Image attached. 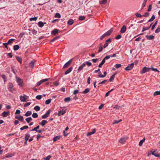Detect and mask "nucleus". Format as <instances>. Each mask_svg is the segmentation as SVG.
Segmentation results:
<instances>
[{
  "instance_id": "nucleus-1",
  "label": "nucleus",
  "mask_w": 160,
  "mask_h": 160,
  "mask_svg": "<svg viewBox=\"0 0 160 160\" xmlns=\"http://www.w3.org/2000/svg\"><path fill=\"white\" fill-rule=\"evenodd\" d=\"M150 69V68H147L146 67H144L141 71L140 73L141 74L144 73L146 72H149Z\"/></svg>"
},
{
  "instance_id": "nucleus-2",
  "label": "nucleus",
  "mask_w": 160,
  "mask_h": 160,
  "mask_svg": "<svg viewBox=\"0 0 160 160\" xmlns=\"http://www.w3.org/2000/svg\"><path fill=\"white\" fill-rule=\"evenodd\" d=\"M16 79L17 82L18 83V85L22 87L23 86V82L22 80L20 78L18 77H16Z\"/></svg>"
},
{
  "instance_id": "nucleus-3",
  "label": "nucleus",
  "mask_w": 160,
  "mask_h": 160,
  "mask_svg": "<svg viewBox=\"0 0 160 160\" xmlns=\"http://www.w3.org/2000/svg\"><path fill=\"white\" fill-rule=\"evenodd\" d=\"M8 88L9 90V91L12 93L13 92V91L15 90L13 88V85L11 83H9L8 84Z\"/></svg>"
},
{
  "instance_id": "nucleus-4",
  "label": "nucleus",
  "mask_w": 160,
  "mask_h": 160,
  "mask_svg": "<svg viewBox=\"0 0 160 160\" xmlns=\"http://www.w3.org/2000/svg\"><path fill=\"white\" fill-rule=\"evenodd\" d=\"M27 98H28V96L24 94L23 96H20V99L21 102H26Z\"/></svg>"
},
{
  "instance_id": "nucleus-5",
  "label": "nucleus",
  "mask_w": 160,
  "mask_h": 160,
  "mask_svg": "<svg viewBox=\"0 0 160 160\" xmlns=\"http://www.w3.org/2000/svg\"><path fill=\"white\" fill-rule=\"evenodd\" d=\"M73 59V58L71 59L66 63H65L63 66V68H68L71 64Z\"/></svg>"
},
{
  "instance_id": "nucleus-6",
  "label": "nucleus",
  "mask_w": 160,
  "mask_h": 160,
  "mask_svg": "<svg viewBox=\"0 0 160 160\" xmlns=\"http://www.w3.org/2000/svg\"><path fill=\"white\" fill-rule=\"evenodd\" d=\"M134 67V63H132L129 64L125 68L126 71H128L132 69Z\"/></svg>"
},
{
  "instance_id": "nucleus-7",
  "label": "nucleus",
  "mask_w": 160,
  "mask_h": 160,
  "mask_svg": "<svg viewBox=\"0 0 160 160\" xmlns=\"http://www.w3.org/2000/svg\"><path fill=\"white\" fill-rule=\"evenodd\" d=\"M48 79L49 78H45L41 80L40 81L37 82V83L36 86H40L42 83L43 82L48 81Z\"/></svg>"
},
{
  "instance_id": "nucleus-8",
  "label": "nucleus",
  "mask_w": 160,
  "mask_h": 160,
  "mask_svg": "<svg viewBox=\"0 0 160 160\" xmlns=\"http://www.w3.org/2000/svg\"><path fill=\"white\" fill-rule=\"evenodd\" d=\"M50 110H48L45 114L42 116V118H46L48 117L50 115Z\"/></svg>"
},
{
  "instance_id": "nucleus-9",
  "label": "nucleus",
  "mask_w": 160,
  "mask_h": 160,
  "mask_svg": "<svg viewBox=\"0 0 160 160\" xmlns=\"http://www.w3.org/2000/svg\"><path fill=\"white\" fill-rule=\"evenodd\" d=\"M85 67V64L84 62L78 67V69L77 70L78 72H80Z\"/></svg>"
},
{
  "instance_id": "nucleus-10",
  "label": "nucleus",
  "mask_w": 160,
  "mask_h": 160,
  "mask_svg": "<svg viewBox=\"0 0 160 160\" xmlns=\"http://www.w3.org/2000/svg\"><path fill=\"white\" fill-rule=\"evenodd\" d=\"M2 115L3 117H6L10 115V112L9 111L8 112L4 111L2 113Z\"/></svg>"
},
{
  "instance_id": "nucleus-11",
  "label": "nucleus",
  "mask_w": 160,
  "mask_h": 160,
  "mask_svg": "<svg viewBox=\"0 0 160 160\" xmlns=\"http://www.w3.org/2000/svg\"><path fill=\"white\" fill-rule=\"evenodd\" d=\"M127 139V138H126L125 137L121 138L119 139V142L120 143H121L124 144L125 143Z\"/></svg>"
},
{
  "instance_id": "nucleus-12",
  "label": "nucleus",
  "mask_w": 160,
  "mask_h": 160,
  "mask_svg": "<svg viewBox=\"0 0 160 160\" xmlns=\"http://www.w3.org/2000/svg\"><path fill=\"white\" fill-rule=\"evenodd\" d=\"M126 30V26L124 25L121 28L120 31V32L122 33H124Z\"/></svg>"
},
{
  "instance_id": "nucleus-13",
  "label": "nucleus",
  "mask_w": 160,
  "mask_h": 160,
  "mask_svg": "<svg viewBox=\"0 0 160 160\" xmlns=\"http://www.w3.org/2000/svg\"><path fill=\"white\" fill-rule=\"evenodd\" d=\"M73 67H70L68 70H67L65 72V74L67 75L70 73L72 70Z\"/></svg>"
},
{
  "instance_id": "nucleus-14",
  "label": "nucleus",
  "mask_w": 160,
  "mask_h": 160,
  "mask_svg": "<svg viewBox=\"0 0 160 160\" xmlns=\"http://www.w3.org/2000/svg\"><path fill=\"white\" fill-rule=\"evenodd\" d=\"M113 30L112 28H111L110 30L107 31L104 34L106 36H108L110 35L112 32Z\"/></svg>"
},
{
  "instance_id": "nucleus-15",
  "label": "nucleus",
  "mask_w": 160,
  "mask_h": 160,
  "mask_svg": "<svg viewBox=\"0 0 160 160\" xmlns=\"http://www.w3.org/2000/svg\"><path fill=\"white\" fill-rule=\"evenodd\" d=\"M146 37L148 40H152L154 38V36L152 35L149 36L148 35H146Z\"/></svg>"
},
{
  "instance_id": "nucleus-16",
  "label": "nucleus",
  "mask_w": 160,
  "mask_h": 160,
  "mask_svg": "<svg viewBox=\"0 0 160 160\" xmlns=\"http://www.w3.org/2000/svg\"><path fill=\"white\" fill-rule=\"evenodd\" d=\"M15 118L18 119L20 121L22 122H24V119L23 116H20L19 117L18 116H16L15 117Z\"/></svg>"
},
{
  "instance_id": "nucleus-17",
  "label": "nucleus",
  "mask_w": 160,
  "mask_h": 160,
  "mask_svg": "<svg viewBox=\"0 0 160 160\" xmlns=\"http://www.w3.org/2000/svg\"><path fill=\"white\" fill-rule=\"evenodd\" d=\"M58 32V30L57 29H54L51 32L52 34L56 35Z\"/></svg>"
},
{
  "instance_id": "nucleus-18",
  "label": "nucleus",
  "mask_w": 160,
  "mask_h": 160,
  "mask_svg": "<svg viewBox=\"0 0 160 160\" xmlns=\"http://www.w3.org/2000/svg\"><path fill=\"white\" fill-rule=\"evenodd\" d=\"M47 122H48L47 120H43L40 123V124L42 125V127H43L45 125V124Z\"/></svg>"
},
{
  "instance_id": "nucleus-19",
  "label": "nucleus",
  "mask_w": 160,
  "mask_h": 160,
  "mask_svg": "<svg viewBox=\"0 0 160 160\" xmlns=\"http://www.w3.org/2000/svg\"><path fill=\"white\" fill-rule=\"evenodd\" d=\"M66 112V110H62V111H59L58 113V116H60L61 115H63Z\"/></svg>"
},
{
  "instance_id": "nucleus-20",
  "label": "nucleus",
  "mask_w": 160,
  "mask_h": 160,
  "mask_svg": "<svg viewBox=\"0 0 160 160\" xmlns=\"http://www.w3.org/2000/svg\"><path fill=\"white\" fill-rule=\"evenodd\" d=\"M61 138V136H57L53 138V140L54 142L57 141L58 140H59Z\"/></svg>"
},
{
  "instance_id": "nucleus-21",
  "label": "nucleus",
  "mask_w": 160,
  "mask_h": 160,
  "mask_svg": "<svg viewBox=\"0 0 160 160\" xmlns=\"http://www.w3.org/2000/svg\"><path fill=\"white\" fill-rule=\"evenodd\" d=\"M107 75V72L106 71H105L104 72L103 75L99 74L98 75V77L99 78H104Z\"/></svg>"
},
{
  "instance_id": "nucleus-22",
  "label": "nucleus",
  "mask_w": 160,
  "mask_h": 160,
  "mask_svg": "<svg viewBox=\"0 0 160 160\" xmlns=\"http://www.w3.org/2000/svg\"><path fill=\"white\" fill-rule=\"evenodd\" d=\"M74 22L73 20L72 19H70L69 20L68 22V24L69 25H72Z\"/></svg>"
},
{
  "instance_id": "nucleus-23",
  "label": "nucleus",
  "mask_w": 160,
  "mask_h": 160,
  "mask_svg": "<svg viewBox=\"0 0 160 160\" xmlns=\"http://www.w3.org/2000/svg\"><path fill=\"white\" fill-rule=\"evenodd\" d=\"M29 66L32 68H33L34 66V62L33 61H31L29 63Z\"/></svg>"
},
{
  "instance_id": "nucleus-24",
  "label": "nucleus",
  "mask_w": 160,
  "mask_h": 160,
  "mask_svg": "<svg viewBox=\"0 0 160 160\" xmlns=\"http://www.w3.org/2000/svg\"><path fill=\"white\" fill-rule=\"evenodd\" d=\"M155 18V15H153L152 16V17L151 18L148 20L147 22H151L153 21L154 20Z\"/></svg>"
},
{
  "instance_id": "nucleus-25",
  "label": "nucleus",
  "mask_w": 160,
  "mask_h": 160,
  "mask_svg": "<svg viewBox=\"0 0 160 160\" xmlns=\"http://www.w3.org/2000/svg\"><path fill=\"white\" fill-rule=\"evenodd\" d=\"M155 18V15H153L152 16V17L151 18L148 20L147 22H151L153 21L154 20Z\"/></svg>"
},
{
  "instance_id": "nucleus-26",
  "label": "nucleus",
  "mask_w": 160,
  "mask_h": 160,
  "mask_svg": "<svg viewBox=\"0 0 160 160\" xmlns=\"http://www.w3.org/2000/svg\"><path fill=\"white\" fill-rule=\"evenodd\" d=\"M0 77L4 79V82L6 81L7 78L6 77V76L4 74H2L0 75Z\"/></svg>"
},
{
  "instance_id": "nucleus-27",
  "label": "nucleus",
  "mask_w": 160,
  "mask_h": 160,
  "mask_svg": "<svg viewBox=\"0 0 160 160\" xmlns=\"http://www.w3.org/2000/svg\"><path fill=\"white\" fill-rule=\"evenodd\" d=\"M16 59L19 62H20V63H22V59L21 57H17Z\"/></svg>"
},
{
  "instance_id": "nucleus-28",
  "label": "nucleus",
  "mask_w": 160,
  "mask_h": 160,
  "mask_svg": "<svg viewBox=\"0 0 160 160\" xmlns=\"http://www.w3.org/2000/svg\"><path fill=\"white\" fill-rule=\"evenodd\" d=\"M19 48V46L18 45H16L13 46V50L14 51H17Z\"/></svg>"
},
{
  "instance_id": "nucleus-29",
  "label": "nucleus",
  "mask_w": 160,
  "mask_h": 160,
  "mask_svg": "<svg viewBox=\"0 0 160 160\" xmlns=\"http://www.w3.org/2000/svg\"><path fill=\"white\" fill-rule=\"evenodd\" d=\"M32 114V112L31 111H28L25 114V116L26 117H28L31 115Z\"/></svg>"
},
{
  "instance_id": "nucleus-30",
  "label": "nucleus",
  "mask_w": 160,
  "mask_h": 160,
  "mask_svg": "<svg viewBox=\"0 0 160 160\" xmlns=\"http://www.w3.org/2000/svg\"><path fill=\"white\" fill-rule=\"evenodd\" d=\"M38 25L39 27L42 28L44 25V23L41 21H40L38 22Z\"/></svg>"
},
{
  "instance_id": "nucleus-31",
  "label": "nucleus",
  "mask_w": 160,
  "mask_h": 160,
  "mask_svg": "<svg viewBox=\"0 0 160 160\" xmlns=\"http://www.w3.org/2000/svg\"><path fill=\"white\" fill-rule=\"evenodd\" d=\"M115 77V75H112L111 76L109 79V81L110 82H112L114 80Z\"/></svg>"
},
{
  "instance_id": "nucleus-32",
  "label": "nucleus",
  "mask_w": 160,
  "mask_h": 160,
  "mask_svg": "<svg viewBox=\"0 0 160 160\" xmlns=\"http://www.w3.org/2000/svg\"><path fill=\"white\" fill-rule=\"evenodd\" d=\"M152 155L155 156L159 157L160 156V155L158 153H157L155 151H153L152 152Z\"/></svg>"
},
{
  "instance_id": "nucleus-33",
  "label": "nucleus",
  "mask_w": 160,
  "mask_h": 160,
  "mask_svg": "<svg viewBox=\"0 0 160 160\" xmlns=\"http://www.w3.org/2000/svg\"><path fill=\"white\" fill-rule=\"evenodd\" d=\"M147 0H144V1H143L142 5V8H141V9H142L143 8L145 7Z\"/></svg>"
},
{
  "instance_id": "nucleus-34",
  "label": "nucleus",
  "mask_w": 160,
  "mask_h": 160,
  "mask_svg": "<svg viewBox=\"0 0 160 160\" xmlns=\"http://www.w3.org/2000/svg\"><path fill=\"white\" fill-rule=\"evenodd\" d=\"M155 33H158L160 32V25H158L155 31Z\"/></svg>"
},
{
  "instance_id": "nucleus-35",
  "label": "nucleus",
  "mask_w": 160,
  "mask_h": 160,
  "mask_svg": "<svg viewBox=\"0 0 160 160\" xmlns=\"http://www.w3.org/2000/svg\"><path fill=\"white\" fill-rule=\"evenodd\" d=\"M90 91V89L89 88H87L82 92L83 94H86Z\"/></svg>"
},
{
  "instance_id": "nucleus-36",
  "label": "nucleus",
  "mask_w": 160,
  "mask_h": 160,
  "mask_svg": "<svg viewBox=\"0 0 160 160\" xmlns=\"http://www.w3.org/2000/svg\"><path fill=\"white\" fill-rule=\"evenodd\" d=\"M84 63L85 64V66L87 65L88 66H90L92 65V63L89 61H86L84 62Z\"/></svg>"
},
{
  "instance_id": "nucleus-37",
  "label": "nucleus",
  "mask_w": 160,
  "mask_h": 160,
  "mask_svg": "<svg viewBox=\"0 0 160 160\" xmlns=\"http://www.w3.org/2000/svg\"><path fill=\"white\" fill-rule=\"evenodd\" d=\"M39 126L38 125L36 127L32 129L30 131H35L37 132V131L38 130V129L39 128Z\"/></svg>"
},
{
  "instance_id": "nucleus-38",
  "label": "nucleus",
  "mask_w": 160,
  "mask_h": 160,
  "mask_svg": "<svg viewBox=\"0 0 160 160\" xmlns=\"http://www.w3.org/2000/svg\"><path fill=\"white\" fill-rule=\"evenodd\" d=\"M145 138H144L142 140H141L139 143V145L140 146H141L143 144V143L145 141Z\"/></svg>"
},
{
  "instance_id": "nucleus-39",
  "label": "nucleus",
  "mask_w": 160,
  "mask_h": 160,
  "mask_svg": "<svg viewBox=\"0 0 160 160\" xmlns=\"http://www.w3.org/2000/svg\"><path fill=\"white\" fill-rule=\"evenodd\" d=\"M32 120L31 117H29L26 118V120L28 123H29Z\"/></svg>"
},
{
  "instance_id": "nucleus-40",
  "label": "nucleus",
  "mask_w": 160,
  "mask_h": 160,
  "mask_svg": "<svg viewBox=\"0 0 160 160\" xmlns=\"http://www.w3.org/2000/svg\"><path fill=\"white\" fill-rule=\"evenodd\" d=\"M34 109L36 111H38L40 110V108L39 106H36L34 107Z\"/></svg>"
},
{
  "instance_id": "nucleus-41",
  "label": "nucleus",
  "mask_w": 160,
  "mask_h": 160,
  "mask_svg": "<svg viewBox=\"0 0 160 160\" xmlns=\"http://www.w3.org/2000/svg\"><path fill=\"white\" fill-rule=\"evenodd\" d=\"M107 0H102L100 2L101 4H105L106 3Z\"/></svg>"
},
{
  "instance_id": "nucleus-42",
  "label": "nucleus",
  "mask_w": 160,
  "mask_h": 160,
  "mask_svg": "<svg viewBox=\"0 0 160 160\" xmlns=\"http://www.w3.org/2000/svg\"><path fill=\"white\" fill-rule=\"evenodd\" d=\"M52 99H49L48 100H47L45 102V103L46 105H48L51 102Z\"/></svg>"
},
{
  "instance_id": "nucleus-43",
  "label": "nucleus",
  "mask_w": 160,
  "mask_h": 160,
  "mask_svg": "<svg viewBox=\"0 0 160 160\" xmlns=\"http://www.w3.org/2000/svg\"><path fill=\"white\" fill-rule=\"evenodd\" d=\"M28 128V126H25L21 128H20V130L21 131L23 130L24 129H27Z\"/></svg>"
},
{
  "instance_id": "nucleus-44",
  "label": "nucleus",
  "mask_w": 160,
  "mask_h": 160,
  "mask_svg": "<svg viewBox=\"0 0 160 160\" xmlns=\"http://www.w3.org/2000/svg\"><path fill=\"white\" fill-rule=\"evenodd\" d=\"M61 15L59 13H56L55 14V17L56 18H61Z\"/></svg>"
},
{
  "instance_id": "nucleus-45",
  "label": "nucleus",
  "mask_w": 160,
  "mask_h": 160,
  "mask_svg": "<svg viewBox=\"0 0 160 160\" xmlns=\"http://www.w3.org/2000/svg\"><path fill=\"white\" fill-rule=\"evenodd\" d=\"M160 95V91H156L153 94L154 96Z\"/></svg>"
},
{
  "instance_id": "nucleus-46",
  "label": "nucleus",
  "mask_w": 160,
  "mask_h": 160,
  "mask_svg": "<svg viewBox=\"0 0 160 160\" xmlns=\"http://www.w3.org/2000/svg\"><path fill=\"white\" fill-rule=\"evenodd\" d=\"M32 117L34 118H36L38 117V115L37 113L35 112L32 114Z\"/></svg>"
},
{
  "instance_id": "nucleus-47",
  "label": "nucleus",
  "mask_w": 160,
  "mask_h": 160,
  "mask_svg": "<svg viewBox=\"0 0 160 160\" xmlns=\"http://www.w3.org/2000/svg\"><path fill=\"white\" fill-rule=\"evenodd\" d=\"M60 38V37L59 36H56V37L54 38H53L51 40V42H54L56 39H58Z\"/></svg>"
},
{
  "instance_id": "nucleus-48",
  "label": "nucleus",
  "mask_w": 160,
  "mask_h": 160,
  "mask_svg": "<svg viewBox=\"0 0 160 160\" xmlns=\"http://www.w3.org/2000/svg\"><path fill=\"white\" fill-rule=\"evenodd\" d=\"M71 98L68 97L66 98H65L64 99V101L65 102H69L71 100Z\"/></svg>"
},
{
  "instance_id": "nucleus-49",
  "label": "nucleus",
  "mask_w": 160,
  "mask_h": 160,
  "mask_svg": "<svg viewBox=\"0 0 160 160\" xmlns=\"http://www.w3.org/2000/svg\"><path fill=\"white\" fill-rule=\"evenodd\" d=\"M107 81V80H105L102 81V82H100V83H98V88L99 86V85L100 84H102L103 83H105V82H106Z\"/></svg>"
},
{
  "instance_id": "nucleus-50",
  "label": "nucleus",
  "mask_w": 160,
  "mask_h": 160,
  "mask_svg": "<svg viewBox=\"0 0 160 160\" xmlns=\"http://www.w3.org/2000/svg\"><path fill=\"white\" fill-rule=\"evenodd\" d=\"M15 40V39H13V38H11V39H10L8 42H7L8 43V44H10L11 43H12V41H14Z\"/></svg>"
},
{
  "instance_id": "nucleus-51",
  "label": "nucleus",
  "mask_w": 160,
  "mask_h": 160,
  "mask_svg": "<svg viewBox=\"0 0 160 160\" xmlns=\"http://www.w3.org/2000/svg\"><path fill=\"white\" fill-rule=\"evenodd\" d=\"M85 19V17L84 16H80L79 17V19L80 20L82 21Z\"/></svg>"
},
{
  "instance_id": "nucleus-52",
  "label": "nucleus",
  "mask_w": 160,
  "mask_h": 160,
  "mask_svg": "<svg viewBox=\"0 0 160 160\" xmlns=\"http://www.w3.org/2000/svg\"><path fill=\"white\" fill-rule=\"evenodd\" d=\"M52 156L50 155H48L46 158H44V160H49L51 158Z\"/></svg>"
},
{
  "instance_id": "nucleus-53",
  "label": "nucleus",
  "mask_w": 160,
  "mask_h": 160,
  "mask_svg": "<svg viewBox=\"0 0 160 160\" xmlns=\"http://www.w3.org/2000/svg\"><path fill=\"white\" fill-rule=\"evenodd\" d=\"M149 30V28L148 27H144L142 28V32H143L146 30Z\"/></svg>"
},
{
  "instance_id": "nucleus-54",
  "label": "nucleus",
  "mask_w": 160,
  "mask_h": 160,
  "mask_svg": "<svg viewBox=\"0 0 160 160\" xmlns=\"http://www.w3.org/2000/svg\"><path fill=\"white\" fill-rule=\"evenodd\" d=\"M42 98V95H38L36 96V98L40 100Z\"/></svg>"
},
{
  "instance_id": "nucleus-55",
  "label": "nucleus",
  "mask_w": 160,
  "mask_h": 160,
  "mask_svg": "<svg viewBox=\"0 0 160 160\" xmlns=\"http://www.w3.org/2000/svg\"><path fill=\"white\" fill-rule=\"evenodd\" d=\"M37 19V17H33V18H30V21H36Z\"/></svg>"
},
{
  "instance_id": "nucleus-56",
  "label": "nucleus",
  "mask_w": 160,
  "mask_h": 160,
  "mask_svg": "<svg viewBox=\"0 0 160 160\" xmlns=\"http://www.w3.org/2000/svg\"><path fill=\"white\" fill-rule=\"evenodd\" d=\"M122 66L121 65V64H116L115 67H116V68H118L120 67H121Z\"/></svg>"
},
{
  "instance_id": "nucleus-57",
  "label": "nucleus",
  "mask_w": 160,
  "mask_h": 160,
  "mask_svg": "<svg viewBox=\"0 0 160 160\" xmlns=\"http://www.w3.org/2000/svg\"><path fill=\"white\" fill-rule=\"evenodd\" d=\"M151 69L152 71H155V72H159V71L158 70L157 68H154L152 67L151 68Z\"/></svg>"
},
{
  "instance_id": "nucleus-58",
  "label": "nucleus",
  "mask_w": 160,
  "mask_h": 160,
  "mask_svg": "<svg viewBox=\"0 0 160 160\" xmlns=\"http://www.w3.org/2000/svg\"><path fill=\"white\" fill-rule=\"evenodd\" d=\"M149 14L148 12H146L144 14V15H143V16L144 17H147L149 16Z\"/></svg>"
},
{
  "instance_id": "nucleus-59",
  "label": "nucleus",
  "mask_w": 160,
  "mask_h": 160,
  "mask_svg": "<svg viewBox=\"0 0 160 160\" xmlns=\"http://www.w3.org/2000/svg\"><path fill=\"white\" fill-rule=\"evenodd\" d=\"M135 15L138 18H140L142 17L141 15L140 14L138 13H136L135 14Z\"/></svg>"
},
{
  "instance_id": "nucleus-60",
  "label": "nucleus",
  "mask_w": 160,
  "mask_h": 160,
  "mask_svg": "<svg viewBox=\"0 0 160 160\" xmlns=\"http://www.w3.org/2000/svg\"><path fill=\"white\" fill-rule=\"evenodd\" d=\"M103 50L102 46V45H100L98 50V52H101Z\"/></svg>"
},
{
  "instance_id": "nucleus-61",
  "label": "nucleus",
  "mask_w": 160,
  "mask_h": 160,
  "mask_svg": "<svg viewBox=\"0 0 160 160\" xmlns=\"http://www.w3.org/2000/svg\"><path fill=\"white\" fill-rule=\"evenodd\" d=\"M32 32L34 35H36L37 33V31L34 29H33L32 30Z\"/></svg>"
},
{
  "instance_id": "nucleus-62",
  "label": "nucleus",
  "mask_w": 160,
  "mask_h": 160,
  "mask_svg": "<svg viewBox=\"0 0 160 160\" xmlns=\"http://www.w3.org/2000/svg\"><path fill=\"white\" fill-rule=\"evenodd\" d=\"M121 38V35L120 34L117 35L115 38L116 39H119Z\"/></svg>"
},
{
  "instance_id": "nucleus-63",
  "label": "nucleus",
  "mask_w": 160,
  "mask_h": 160,
  "mask_svg": "<svg viewBox=\"0 0 160 160\" xmlns=\"http://www.w3.org/2000/svg\"><path fill=\"white\" fill-rule=\"evenodd\" d=\"M31 102H27L24 104V107H27L29 106V105H30L31 104Z\"/></svg>"
},
{
  "instance_id": "nucleus-64",
  "label": "nucleus",
  "mask_w": 160,
  "mask_h": 160,
  "mask_svg": "<svg viewBox=\"0 0 160 160\" xmlns=\"http://www.w3.org/2000/svg\"><path fill=\"white\" fill-rule=\"evenodd\" d=\"M53 84L56 86H58L59 84L58 81H56L53 82Z\"/></svg>"
}]
</instances>
